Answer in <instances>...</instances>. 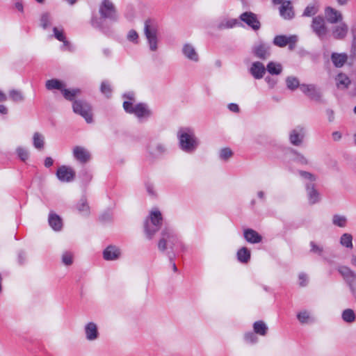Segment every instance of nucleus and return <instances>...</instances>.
Listing matches in <instances>:
<instances>
[{"instance_id":"20","label":"nucleus","mask_w":356,"mask_h":356,"mask_svg":"<svg viewBox=\"0 0 356 356\" xmlns=\"http://www.w3.org/2000/svg\"><path fill=\"white\" fill-rule=\"evenodd\" d=\"M325 13L327 22L330 24L340 23L343 19L341 13L333 8L327 7L325 9Z\"/></svg>"},{"instance_id":"3","label":"nucleus","mask_w":356,"mask_h":356,"mask_svg":"<svg viewBox=\"0 0 356 356\" xmlns=\"http://www.w3.org/2000/svg\"><path fill=\"white\" fill-rule=\"evenodd\" d=\"M144 33L147 40L149 49L156 51L158 49V34L159 28L156 22L151 19L145 22Z\"/></svg>"},{"instance_id":"36","label":"nucleus","mask_w":356,"mask_h":356,"mask_svg":"<svg viewBox=\"0 0 356 356\" xmlns=\"http://www.w3.org/2000/svg\"><path fill=\"white\" fill-rule=\"evenodd\" d=\"M236 19H224L218 25V29H232L238 24Z\"/></svg>"},{"instance_id":"51","label":"nucleus","mask_w":356,"mask_h":356,"mask_svg":"<svg viewBox=\"0 0 356 356\" xmlns=\"http://www.w3.org/2000/svg\"><path fill=\"white\" fill-rule=\"evenodd\" d=\"M299 175L302 178H304L305 179H307V180H309V181H311L312 182L315 181L316 179V177L313 174H312V173H310L309 172H307V171L300 170L299 171Z\"/></svg>"},{"instance_id":"45","label":"nucleus","mask_w":356,"mask_h":356,"mask_svg":"<svg viewBox=\"0 0 356 356\" xmlns=\"http://www.w3.org/2000/svg\"><path fill=\"white\" fill-rule=\"evenodd\" d=\"M293 154L295 155V158L293 160L301 164V165H307L309 164V160L302 154L299 153L298 152L293 150Z\"/></svg>"},{"instance_id":"37","label":"nucleus","mask_w":356,"mask_h":356,"mask_svg":"<svg viewBox=\"0 0 356 356\" xmlns=\"http://www.w3.org/2000/svg\"><path fill=\"white\" fill-rule=\"evenodd\" d=\"M254 331L260 335L264 336L266 334L268 327L263 321H257L253 325Z\"/></svg>"},{"instance_id":"55","label":"nucleus","mask_w":356,"mask_h":356,"mask_svg":"<svg viewBox=\"0 0 356 356\" xmlns=\"http://www.w3.org/2000/svg\"><path fill=\"white\" fill-rule=\"evenodd\" d=\"M299 280H300V285L301 286H305L307 284L308 278L306 274L305 273H300L299 275Z\"/></svg>"},{"instance_id":"30","label":"nucleus","mask_w":356,"mask_h":356,"mask_svg":"<svg viewBox=\"0 0 356 356\" xmlns=\"http://www.w3.org/2000/svg\"><path fill=\"white\" fill-rule=\"evenodd\" d=\"M319 10V6L317 2H312L307 5L304 10L302 16L304 17H312L315 15Z\"/></svg>"},{"instance_id":"53","label":"nucleus","mask_w":356,"mask_h":356,"mask_svg":"<svg viewBox=\"0 0 356 356\" xmlns=\"http://www.w3.org/2000/svg\"><path fill=\"white\" fill-rule=\"evenodd\" d=\"M245 339L246 341L254 343L257 341L258 338L253 332H248L245 334Z\"/></svg>"},{"instance_id":"33","label":"nucleus","mask_w":356,"mask_h":356,"mask_svg":"<svg viewBox=\"0 0 356 356\" xmlns=\"http://www.w3.org/2000/svg\"><path fill=\"white\" fill-rule=\"evenodd\" d=\"M238 260L241 263H247L250 259V251L245 247H243L237 252Z\"/></svg>"},{"instance_id":"7","label":"nucleus","mask_w":356,"mask_h":356,"mask_svg":"<svg viewBox=\"0 0 356 356\" xmlns=\"http://www.w3.org/2000/svg\"><path fill=\"white\" fill-rule=\"evenodd\" d=\"M75 113L81 115L88 123L92 121V108L88 103L83 100H76L72 105Z\"/></svg>"},{"instance_id":"47","label":"nucleus","mask_w":356,"mask_h":356,"mask_svg":"<svg viewBox=\"0 0 356 356\" xmlns=\"http://www.w3.org/2000/svg\"><path fill=\"white\" fill-rule=\"evenodd\" d=\"M77 209L80 213L88 214L89 212V207L85 199H81L77 204Z\"/></svg>"},{"instance_id":"8","label":"nucleus","mask_w":356,"mask_h":356,"mask_svg":"<svg viewBox=\"0 0 356 356\" xmlns=\"http://www.w3.org/2000/svg\"><path fill=\"white\" fill-rule=\"evenodd\" d=\"M99 12L102 19L117 20V10L115 5L110 0H102L99 5Z\"/></svg>"},{"instance_id":"26","label":"nucleus","mask_w":356,"mask_h":356,"mask_svg":"<svg viewBox=\"0 0 356 356\" xmlns=\"http://www.w3.org/2000/svg\"><path fill=\"white\" fill-rule=\"evenodd\" d=\"M348 56L346 53H336L331 54V60L336 67H342L347 62Z\"/></svg>"},{"instance_id":"18","label":"nucleus","mask_w":356,"mask_h":356,"mask_svg":"<svg viewBox=\"0 0 356 356\" xmlns=\"http://www.w3.org/2000/svg\"><path fill=\"white\" fill-rule=\"evenodd\" d=\"M74 158L81 163H86L90 159V152L83 147L75 146L73 148Z\"/></svg>"},{"instance_id":"64","label":"nucleus","mask_w":356,"mask_h":356,"mask_svg":"<svg viewBox=\"0 0 356 356\" xmlns=\"http://www.w3.org/2000/svg\"><path fill=\"white\" fill-rule=\"evenodd\" d=\"M7 99L6 95L0 90V102H5Z\"/></svg>"},{"instance_id":"17","label":"nucleus","mask_w":356,"mask_h":356,"mask_svg":"<svg viewBox=\"0 0 356 356\" xmlns=\"http://www.w3.org/2000/svg\"><path fill=\"white\" fill-rule=\"evenodd\" d=\"M300 90L311 99L315 101L321 100V93L316 86L312 84H302L300 86Z\"/></svg>"},{"instance_id":"14","label":"nucleus","mask_w":356,"mask_h":356,"mask_svg":"<svg viewBox=\"0 0 356 356\" xmlns=\"http://www.w3.org/2000/svg\"><path fill=\"white\" fill-rule=\"evenodd\" d=\"M252 50L256 57L262 60H266L270 55V46L264 42H259L254 45Z\"/></svg>"},{"instance_id":"38","label":"nucleus","mask_w":356,"mask_h":356,"mask_svg":"<svg viewBox=\"0 0 356 356\" xmlns=\"http://www.w3.org/2000/svg\"><path fill=\"white\" fill-rule=\"evenodd\" d=\"M53 31H54L55 38L58 40H59L60 42H63L64 46L67 47V46L70 45L69 42L67 41L66 39H65V36L64 35V32H63V30L62 29H58L57 27H54L53 29Z\"/></svg>"},{"instance_id":"41","label":"nucleus","mask_w":356,"mask_h":356,"mask_svg":"<svg viewBox=\"0 0 356 356\" xmlns=\"http://www.w3.org/2000/svg\"><path fill=\"white\" fill-rule=\"evenodd\" d=\"M353 237L350 234H343L340 239V243L346 248H353Z\"/></svg>"},{"instance_id":"56","label":"nucleus","mask_w":356,"mask_h":356,"mask_svg":"<svg viewBox=\"0 0 356 356\" xmlns=\"http://www.w3.org/2000/svg\"><path fill=\"white\" fill-rule=\"evenodd\" d=\"M228 108L231 111L234 112V113H238L239 110H240L237 104H233V103L229 104L228 105Z\"/></svg>"},{"instance_id":"6","label":"nucleus","mask_w":356,"mask_h":356,"mask_svg":"<svg viewBox=\"0 0 356 356\" xmlns=\"http://www.w3.org/2000/svg\"><path fill=\"white\" fill-rule=\"evenodd\" d=\"M161 238L158 243L159 250L163 252L168 247L172 249L174 245L177 243L178 238L172 230L165 228L161 233Z\"/></svg>"},{"instance_id":"31","label":"nucleus","mask_w":356,"mask_h":356,"mask_svg":"<svg viewBox=\"0 0 356 356\" xmlns=\"http://www.w3.org/2000/svg\"><path fill=\"white\" fill-rule=\"evenodd\" d=\"M33 143L35 148L38 150H41L44 148V136L39 133L35 132L33 136Z\"/></svg>"},{"instance_id":"60","label":"nucleus","mask_w":356,"mask_h":356,"mask_svg":"<svg viewBox=\"0 0 356 356\" xmlns=\"http://www.w3.org/2000/svg\"><path fill=\"white\" fill-rule=\"evenodd\" d=\"M54 161L51 157H47L44 160V165L49 168L53 165Z\"/></svg>"},{"instance_id":"12","label":"nucleus","mask_w":356,"mask_h":356,"mask_svg":"<svg viewBox=\"0 0 356 356\" xmlns=\"http://www.w3.org/2000/svg\"><path fill=\"white\" fill-rule=\"evenodd\" d=\"M239 18L254 31H257L261 27V23L257 15L252 12H245L240 15Z\"/></svg>"},{"instance_id":"2","label":"nucleus","mask_w":356,"mask_h":356,"mask_svg":"<svg viewBox=\"0 0 356 356\" xmlns=\"http://www.w3.org/2000/svg\"><path fill=\"white\" fill-rule=\"evenodd\" d=\"M178 137L181 148L187 152H193L198 145L197 140L193 130L188 128H182L178 132Z\"/></svg>"},{"instance_id":"11","label":"nucleus","mask_w":356,"mask_h":356,"mask_svg":"<svg viewBox=\"0 0 356 356\" xmlns=\"http://www.w3.org/2000/svg\"><path fill=\"white\" fill-rule=\"evenodd\" d=\"M298 42V37L295 35L286 36L284 35H276L273 41L274 45L279 47L289 46V49L293 51L296 48Z\"/></svg>"},{"instance_id":"42","label":"nucleus","mask_w":356,"mask_h":356,"mask_svg":"<svg viewBox=\"0 0 356 356\" xmlns=\"http://www.w3.org/2000/svg\"><path fill=\"white\" fill-rule=\"evenodd\" d=\"M16 153L18 156V157L22 160V161H26L29 158V152L27 149L19 147L16 149Z\"/></svg>"},{"instance_id":"43","label":"nucleus","mask_w":356,"mask_h":356,"mask_svg":"<svg viewBox=\"0 0 356 356\" xmlns=\"http://www.w3.org/2000/svg\"><path fill=\"white\" fill-rule=\"evenodd\" d=\"M286 82V86H287L288 88L293 90L296 89L298 86L300 87V86H301V85H300L298 79L294 76L287 77Z\"/></svg>"},{"instance_id":"22","label":"nucleus","mask_w":356,"mask_h":356,"mask_svg":"<svg viewBox=\"0 0 356 356\" xmlns=\"http://www.w3.org/2000/svg\"><path fill=\"white\" fill-rule=\"evenodd\" d=\"M182 53L188 60L193 62H198L199 55L193 44L189 43L184 44L182 47Z\"/></svg>"},{"instance_id":"35","label":"nucleus","mask_w":356,"mask_h":356,"mask_svg":"<svg viewBox=\"0 0 356 356\" xmlns=\"http://www.w3.org/2000/svg\"><path fill=\"white\" fill-rule=\"evenodd\" d=\"M266 70L271 74L278 75L282 71V65L279 63L271 61L268 63Z\"/></svg>"},{"instance_id":"46","label":"nucleus","mask_w":356,"mask_h":356,"mask_svg":"<svg viewBox=\"0 0 356 356\" xmlns=\"http://www.w3.org/2000/svg\"><path fill=\"white\" fill-rule=\"evenodd\" d=\"M333 223L340 227H343L346 224V218L343 216L334 215L332 219Z\"/></svg>"},{"instance_id":"21","label":"nucleus","mask_w":356,"mask_h":356,"mask_svg":"<svg viewBox=\"0 0 356 356\" xmlns=\"http://www.w3.org/2000/svg\"><path fill=\"white\" fill-rule=\"evenodd\" d=\"M280 16L284 19H291L295 16L293 7L291 1L284 2L279 8Z\"/></svg>"},{"instance_id":"28","label":"nucleus","mask_w":356,"mask_h":356,"mask_svg":"<svg viewBox=\"0 0 356 356\" xmlns=\"http://www.w3.org/2000/svg\"><path fill=\"white\" fill-rule=\"evenodd\" d=\"M336 84L339 89H346L351 81L349 77L344 73H339L335 78Z\"/></svg>"},{"instance_id":"34","label":"nucleus","mask_w":356,"mask_h":356,"mask_svg":"<svg viewBox=\"0 0 356 356\" xmlns=\"http://www.w3.org/2000/svg\"><path fill=\"white\" fill-rule=\"evenodd\" d=\"M343 321L348 323H353L355 321L356 316L352 309H346L341 314Z\"/></svg>"},{"instance_id":"24","label":"nucleus","mask_w":356,"mask_h":356,"mask_svg":"<svg viewBox=\"0 0 356 356\" xmlns=\"http://www.w3.org/2000/svg\"><path fill=\"white\" fill-rule=\"evenodd\" d=\"M250 72L254 78L260 79L263 78L266 72V68L262 63L259 61L254 62L250 68Z\"/></svg>"},{"instance_id":"40","label":"nucleus","mask_w":356,"mask_h":356,"mask_svg":"<svg viewBox=\"0 0 356 356\" xmlns=\"http://www.w3.org/2000/svg\"><path fill=\"white\" fill-rule=\"evenodd\" d=\"M40 26L43 29H47L51 24V15L48 13H44L42 14V15L40 17Z\"/></svg>"},{"instance_id":"25","label":"nucleus","mask_w":356,"mask_h":356,"mask_svg":"<svg viewBox=\"0 0 356 356\" xmlns=\"http://www.w3.org/2000/svg\"><path fill=\"white\" fill-rule=\"evenodd\" d=\"M243 236L245 239L250 243H259L262 241V236L252 229H245Z\"/></svg>"},{"instance_id":"50","label":"nucleus","mask_w":356,"mask_h":356,"mask_svg":"<svg viewBox=\"0 0 356 356\" xmlns=\"http://www.w3.org/2000/svg\"><path fill=\"white\" fill-rule=\"evenodd\" d=\"M232 156V152L229 148H223L220 152L221 159L227 160Z\"/></svg>"},{"instance_id":"32","label":"nucleus","mask_w":356,"mask_h":356,"mask_svg":"<svg viewBox=\"0 0 356 356\" xmlns=\"http://www.w3.org/2000/svg\"><path fill=\"white\" fill-rule=\"evenodd\" d=\"M307 191L309 196L310 204H313L318 202V193L314 188V184H307Z\"/></svg>"},{"instance_id":"59","label":"nucleus","mask_w":356,"mask_h":356,"mask_svg":"<svg viewBox=\"0 0 356 356\" xmlns=\"http://www.w3.org/2000/svg\"><path fill=\"white\" fill-rule=\"evenodd\" d=\"M124 97L128 99L126 102H132L133 104L135 102L134 95L133 93L125 94L124 95Z\"/></svg>"},{"instance_id":"23","label":"nucleus","mask_w":356,"mask_h":356,"mask_svg":"<svg viewBox=\"0 0 356 356\" xmlns=\"http://www.w3.org/2000/svg\"><path fill=\"white\" fill-rule=\"evenodd\" d=\"M84 331L86 337L88 341H95L99 337L97 325L93 322H90L85 325Z\"/></svg>"},{"instance_id":"29","label":"nucleus","mask_w":356,"mask_h":356,"mask_svg":"<svg viewBox=\"0 0 356 356\" xmlns=\"http://www.w3.org/2000/svg\"><path fill=\"white\" fill-rule=\"evenodd\" d=\"M49 223L55 231L60 230L63 226L61 218L55 213L49 214Z\"/></svg>"},{"instance_id":"44","label":"nucleus","mask_w":356,"mask_h":356,"mask_svg":"<svg viewBox=\"0 0 356 356\" xmlns=\"http://www.w3.org/2000/svg\"><path fill=\"white\" fill-rule=\"evenodd\" d=\"M10 98L15 102H21L24 100V96L19 90H12L9 92Z\"/></svg>"},{"instance_id":"62","label":"nucleus","mask_w":356,"mask_h":356,"mask_svg":"<svg viewBox=\"0 0 356 356\" xmlns=\"http://www.w3.org/2000/svg\"><path fill=\"white\" fill-rule=\"evenodd\" d=\"M8 113V109L4 105H0V113L6 114Z\"/></svg>"},{"instance_id":"19","label":"nucleus","mask_w":356,"mask_h":356,"mask_svg":"<svg viewBox=\"0 0 356 356\" xmlns=\"http://www.w3.org/2000/svg\"><path fill=\"white\" fill-rule=\"evenodd\" d=\"M348 32V26L344 22H340L339 24L333 27L332 34L335 40H343Z\"/></svg>"},{"instance_id":"39","label":"nucleus","mask_w":356,"mask_h":356,"mask_svg":"<svg viewBox=\"0 0 356 356\" xmlns=\"http://www.w3.org/2000/svg\"><path fill=\"white\" fill-rule=\"evenodd\" d=\"M297 318L302 324L309 323L313 321L309 312L307 311H302L297 314Z\"/></svg>"},{"instance_id":"5","label":"nucleus","mask_w":356,"mask_h":356,"mask_svg":"<svg viewBox=\"0 0 356 356\" xmlns=\"http://www.w3.org/2000/svg\"><path fill=\"white\" fill-rule=\"evenodd\" d=\"M123 108L127 113L134 114L139 119L147 118L152 114L147 104L143 103L133 104L132 102H124Z\"/></svg>"},{"instance_id":"57","label":"nucleus","mask_w":356,"mask_h":356,"mask_svg":"<svg viewBox=\"0 0 356 356\" xmlns=\"http://www.w3.org/2000/svg\"><path fill=\"white\" fill-rule=\"evenodd\" d=\"M351 56L356 58V40L353 41L351 47Z\"/></svg>"},{"instance_id":"9","label":"nucleus","mask_w":356,"mask_h":356,"mask_svg":"<svg viewBox=\"0 0 356 356\" xmlns=\"http://www.w3.org/2000/svg\"><path fill=\"white\" fill-rule=\"evenodd\" d=\"M311 28L321 40L324 39L328 32L325 19L320 15L313 17Z\"/></svg>"},{"instance_id":"15","label":"nucleus","mask_w":356,"mask_h":356,"mask_svg":"<svg viewBox=\"0 0 356 356\" xmlns=\"http://www.w3.org/2000/svg\"><path fill=\"white\" fill-rule=\"evenodd\" d=\"M149 156L152 159H158L166 151L165 146L159 143L152 142L147 146Z\"/></svg>"},{"instance_id":"61","label":"nucleus","mask_w":356,"mask_h":356,"mask_svg":"<svg viewBox=\"0 0 356 356\" xmlns=\"http://www.w3.org/2000/svg\"><path fill=\"white\" fill-rule=\"evenodd\" d=\"M332 137L334 140H339L341 138V134L339 131H335L332 134Z\"/></svg>"},{"instance_id":"52","label":"nucleus","mask_w":356,"mask_h":356,"mask_svg":"<svg viewBox=\"0 0 356 356\" xmlns=\"http://www.w3.org/2000/svg\"><path fill=\"white\" fill-rule=\"evenodd\" d=\"M127 39L131 42H133L134 43H138V33L134 30L129 31L128 33V35H127Z\"/></svg>"},{"instance_id":"1","label":"nucleus","mask_w":356,"mask_h":356,"mask_svg":"<svg viewBox=\"0 0 356 356\" xmlns=\"http://www.w3.org/2000/svg\"><path fill=\"white\" fill-rule=\"evenodd\" d=\"M45 87L48 90H60L65 99L69 101L74 100L81 93V90L79 88L67 89L65 83L57 79L47 80L45 83Z\"/></svg>"},{"instance_id":"13","label":"nucleus","mask_w":356,"mask_h":356,"mask_svg":"<svg viewBox=\"0 0 356 356\" xmlns=\"http://www.w3.org/2000/svg\"><path fill=\"white\" fill-rule=\"evenodd\" d=\"M56 176L58 179L63 182L72 181L75 177L74 170L66 165H62L59 167L56 172Z\"/></svg>"},{"instance_id":"4","label":"nucleus","mask_w":356,"mask_h":356,"mask_svg":"<svg viewBox=\"0 0 356 356\" xmlns=\"http://www.w3.org/2000/svg\"><path fill=\"white\" fill-rule=\"evenodd\" d=\"M162 219L161 213L158 210H154L151 212L149 218L145 220V232L149 239H152L161 228Z\"/></svg>"},{"instance_id":"27","label":"nucleus","mask_w":356,"mask_h":356,"mask_svg":"<svg viewBox=\"0 0 356 356\" xmlns=\"http://www.w3.org/2000/svg\"><path fill=\"white\" fill-rule=\"evenodd\" d=\"M103 255L106 260H115L120 255V250L116 246L109 245L104 250Z\"/></svg>"},{"instance_id":"54","label":"nucleus","mask_w":356,"mask_h":356,"mask_svg":"<svg viewBox=\"0 0 356 356\" xmlns=\"http://www.w3.org/2000/svg\"><path fill=\"white\" fill-rule=\"evenodd\" d=\"M310 245L312 247V249H311V252H314V253H316V254H321L322 252H323V248L316 245L314 242L312 241L310 243Z\"/></svg>"},{"instance_id":"16","label":"nucleus","mask_w":356,"mask_h":356,"mask_svg":"<svg viewBox=\"0 0 356 356\" xmlns=\"http://www.w3.org/2000/svg\"><path fill=\"white\" fill-rule=\"evenodd\" d=\"M305 137V129L303 127L298 126L291 131L289 140L291 144L299 146L302 143Z\"/></svg>"},{"instance_id":"49","label":"nucleus","mask_w":356,"mask_h":356,"mask_svg":"<svg viewBox=\"0 0 356 356\" xmlns=\"http://www.w3.org/2000/svg\"><path fill=\"white\" fill-rule=\"evenodd\" d=\"M101 92L107 97H109L111 95V88L106 81H103L102 83Z\"/></svg>"},{"instance_id":"48","label":"nucleus","mask_w":356,"mask_h":356,"mask_svg":"<svg viewBox=\"0 0 356 356\" xmlns=\"http://www.w3.org/2000/svg\"><path fill=\"white\" fill-rule=\"evenodd\" d=\"M63 263L66 266H70L73 263V254L71 252H65L62 256Z\"/></svg>"},{"instance_id":"63","label":"nucleus","mask_w":356,"mask_h":356,"mask_svg":"<svg viewBox=\"0 0 356 356\" xmlns=\"http://www.w3.org/2000/svg\"><path fill=\"white\" fill-rule=\"evenodd\" d=\"M147 192L149 193V194H150V195L154 194V188L152 186L147 185Z\"/></svg>"},{"instance_id":"10","label":"nucleus","mask_w":356,"mask_h":356,"mask_svg":"<svg viewBox=\"0 0 356 356\" xmlns=\"http://www.w3.org/2000/svg\"><path fill=\"white\" fill-rule=\"evenodd\" d=\"M338 271L347 282L353 296L356 298V286L354 284L356 273L347 266H340Z\"/></svg>"},{"instance_id":"58","label":"nucleus","mask_w":356,"mask_h":356,"mask_svg":"<svg viewBox=\"0 0 356 356\" xmlns=\"http://www.w3.org/2000/svg\"><path fill=\"white\" fill-rule=\"evenodd\" d=\"M92 25L95 28H102V22L97 18L92 19Z\"/></svg>"}]
</instances>
